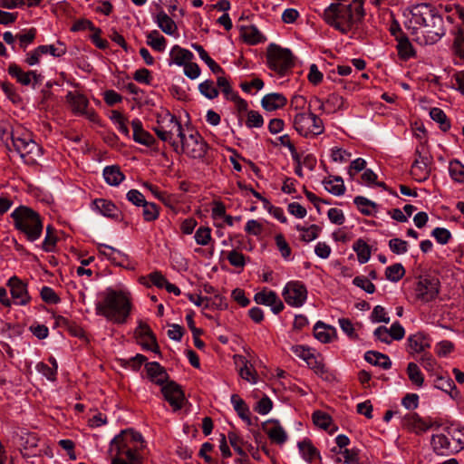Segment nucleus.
Returning <instances> with one entry per match:
<instances>
[{"instance_id": "30", "label": "nucleus", "mask_w": 464, "mask_h": 464, "mask_svg": "<svg viewBox=\"0 0 464 464\" xmlns=\"http://www.w3.org/2000/svg\"><path fill=\"white\" fill-rule=\"evenodd\" d=\"M241 36L249 44H257L266 41V37L255 25L243 26L241 28Z\"/></svg>"}, {"instance_id": "2", "label": "nucleus", "mask_w": 464, "mask_h": 464, "mask_svg": "<svg viewBox=\"0 0 464 464\" xmlns=\"http://www.w3.org/2000/svg\"><path fill=\"white\" fill-rule=\"evenodd\" d=\"M363 15L362 3L356 6H353L352 4L332 3L324 12L326 24L344 34L352 31Z\"/></svg>"}, {"instance_id": "12", "label": "nucleus", "mask_w": 464, "mask_h": 464, "mask_svg": "<svg viewBox=\"0 0 464 464\" xmlns=\"http://www.w3.org/2000/svg\"><path fill=\"white\" fill-rule=\"evenodd\" d=\"M285 303L293 307H301L307 299V289L300 281H290L283 289Z\"/></svg>"}, {"instance_id": "17", "label": "nucleus", "mask_w": 464, "mask_h": 464, "mask_svg": "<svg viewBox=\"0 0 464 464\" xmlns=\"http://www.w3.org/2000/svg\"><path fill=\"white\" fill-rule=\"evenodd\" d=\"M7 285L10 287L11 295L15 304L24 305L29 302L30 296L27 286L18 277H11Z\"/></svg>"}, {"instance_id": "52", "label": "nucleus", "mask_w": 464, "mask_h": 464, "mask_svg": "<svg viewBox=\"0 0 464 464\" xmlns=\"http://www.w3.org/2000/svg\"><path fill=\"white\" fill-rule=\"evenodd\" d=\"M312 418L314 425L320 427L323 430H327L332 422L331 416L321 411H315L313 413Z\"/></svg>"}, {"instance_id": "21", "label": "nucleus", "mask_w": 464, "mask_h": 464, "mask_svg": "<svg viewBox=\"0 0 464 464\" xmlns=\"http://www.w3.org/2000/svg\"><path fill=\"white\" fill-rule=\"evenodd\" d=\"M264 430L269 440L278 445H283L287 440V433L276 420L266 421Z\"/></svg>"}, {"instance_id": "49", "label": "nucleus", "mask_w": 464, "mask_h": 464, "mask_svg": "<svg viewBox=\"0 0 464 464\" xmlns=\"http://www.w3.org/2000/svg\"><path fill=\"white\" fill-rule=\"evenodd\" d=\"M198 90L202 95L208 99H215L218 96V91L211 80H206L198 85Z\"/></svg>"}, {"instance_id": "63", "label": "nucleus", "mask_w": 464, "mask_h": 464, "mask_svg": "<svg viewBox=\"0 0 464 464\" xmlns=\"http://www.w3.org/2000/svg\"><path fill=\"white\" fill-rule=\"evenodd\" d=\"M133 129V140L136 142L145 145V133L143 131L142 122L139 119H135L131 121Z\"/></svg>"}, {"instance_id": "37", "label": "nucleus", "mask_w": 464, "mask_h": 464, "mask_svg": "<svg viewBox=\"0 0 464 464\" xmlns=\"http://www.w3.org/2000/svg\"><path fill=\"white\" fill-rule=\"evenodd\" d=\"M353 249L357 254L360 264H365L371 258V248L363 239H357L353 246Z\"/></svg>"}, {"instance_id": "11", "label": "nucleus", "mask_w": 464, "mask_h": 464, "mask_svg": "<svg viewBox=\"0 0 464 464\" xmlns=\"http://www.w3.org/2000/svg\"><path fill=\"white\" fill-rule=\"evenodd\" d=\"M440 288L438 277L430 275L420 276L414 287L415 298L423 304L432 302L439 295Z\"/></svg>"}, {"instance_id": "55", "label": "nucleus", "mask_w": 464, "mask_h": 464, "mask_svg": "<svg viewBox=\"0 0 464 464\" xmlns=\"http://www.w3.org/2000/svg\"><path fill=\"white\" fill-rule=\"evenodd\" d=\"M389 248L395 255H403L408 252V242L401 238H392L389 241Z\"/></svg>"}, {"instance_id": "54", "label": "nucleus", "mask_w": 464, "mask_h": 464, "mask_svg": "<svg viewBox=\"0 0 464 464\" xmlns=\"http://www.w3.org/2000/svg\"><path fill=\"white\" fill-rule=\"evenodd\" d=\"M39 51L44 54L50 53L53 57H61L66 53V47L63 43L58 42V46L53 44L40 45Z\"/></svg>"}, {"instance_id": "41", "label": "nucleus", "mask_w": 464, "mask_h": 464, "mask_svg": "<svg viewBox=\"0 0 464 464\" xmlns=\"http://www.w3.org/2000/svg\"><path fill=\"white\" fill-rule=\"evenodd\" d=\"M430 116L439 124V127L442 131L446 132L450 129V122L446 113L440 108H432L430 111Z\"/></svg>"}, {"instance_id": "14", "label": "nucleus", "mask_w": 464, "mask_h": 464, "mask_svg": "<svg viewBox=\"0 0 464 464\" xmlns=\"http://www.w3.org/2000/svg\"><path fill=\"white\" fill-rule=\"evenodd\" d=\"M443 18L436 14L426 27L420 28V34L425 38L426 44H433L437 43L444 34L445 28L443 25Z\"/></svg>"}, {"instance_id": "22", "label": "nucleus", "mask_w": 464, "mask_h": 464, "mask_svg": "<svg viewBox=\"0 0 464 464\" xmlns=\"http://www.w3.org/2000/svg\"><path fill=\"white\" fill-rule=\"evenodd\" d=\"M66 100L75 113L81 115H88V117L91 120H92V117L95 116L93 112L89 114V112L86 111L89 102L83 94L79 92H68L66 95Z\"/></svg>"}, {"instance_id": "33", "label": "nucleus", "mask_w": 464, "mask_h": 464, "mask_svg": "<svg viewBox=\"0 0 464 464\" xmlns=\"http://www.w3.org/2000/svg\"><path fill=\"white\" fill-rule=\"evenodd\" d=\"M93 204L95 208L100 211V213L102 214L104 217H119V209L111 201L103 198H99L95 199Z\"/></svg>"}, {"instance_id": "20", "label": "nucleus", "mask_w": 464, "mask_h": 464, "mask_svg": "<svg viewBox=\"0 0 464 464\" xmlns=\"http://www.w3.org/2000/svg\"><path fill=\"white\" fill-rule=\"evenodd\" d=\"M419 159H416L411 168V177L418 182H423L430 176L429 159L422 157L419 150H416Z\"/></svg>"}, {"instance_id": "16", "label": "nucleus", "mask_w": 464, "mask_h": 464, "mask_svg": "<svg viewBox=\"0 0 464 464\" xmlns=\"http://www.w3.org/2000/svg\"><path fill=\"white\" fill-rule=\"evenodd\" d=\"M254 301L258 304L270 306L274 314H277L283 311L285 305L276 292L264 289L256 293Z\"/></svg>"}, {"instance_id": "3", "label": "nucleus", "mask_w": 464, "mask_h": 464, "mask_svg": "<svg viewBox=\"0 0 464 464\" xmlns=\"http://www.w3.org/2000/svg\"><path fill=\"white\" fill-rule=\"evenodd\" d=\"M95 310L96 314L104 316L113 324H124L130 311V298L123 291L109 288L103 298L96 303Z\"/></svg>"}, {"instance_id": "42", "label": "nucleus", "mask_w": 464, "mask_h": 464, "mask_svg": "<svg viewBox=\"0 0 464 464\" xmlns=\"http://www.w3.org/2000/svg\"><path fill=\"white\" fill-rule=\"evenodd\" d=\"M405 272L403 266L401 263H396L386 267L385 277L391 282L397 283L404 276Z\"/></svg>"}, {"instance_id": "36", "label": "nucleus", "mask_w": 464, "mask_h": 464, "mask_svg": "<svg viewBox=\"0 0 464 464\" xmlns=\"http://www.w3.org/2000/svg\"><path fill=\"white\" fill-rule=\"evenodd\" d=\"M354 204L360 212L365 216H373L377 211L378 205L362 196H357L353 199Z\"/></svg>"}, {"instance_id": "5", "label": "nucleus", "mask_w": 464, "mask_h": 464, "mask_svg": "<svg viewBox=\"0 0 464 464\" xmlns=\"http://www.w3.org/2000/svg\"><path fill=\"white\" fill-rule=\"evenodd\" d=\"M430 445L437 455L449 456L464 449V428L450 425L440 433L433 434Z\"/></svg>"}, {"instance_id": "10", "label": "nucleus", "mask_w": 464, "mask_h": 464, "mask_svg": "<svg viewBox=\"0 0 464 464\" xmlns=\"http://www.w3.org/2000/svg\"><path fill=\"white\" fill-rule=\"evenodd\" d=\"M11 145L24 160V163L34 164L43 154V149L31 139L29 134L13 137Z\"/></svg>"}, {"instance_id": "35", "label": "nucleus", "mask_w": 464, "mask_h": 464, "mask_svg": "<svg viewBox=\"0 0 464 464\" xmlns=\"http://www.w3.org/2000/svg\"><path fill=\"white\" fill-rule=\"evenodd\" d=\"M435 14L436 13L429 6H424L414 11L412 16L414 23L420 25V28H424Z\"/></svg>"}, {"instance_id": "28", "label": "nucleus", "mask_w": 464, "mask_h": 464, "mask_svg": "<svg viewBox=\"0 0 464 464\" xmlns=\"http://www.w3.org/2000/svg\"><path fill=\"white\" fill-rule=\"evenodd\" d=\"M458 14L461 21L464 23V8L458 10ZM454 43L453 47L455 53L464 61V25L459 26L454 32Z\"/></svg>"}, {"instance_id": "8", "label": "nucleus", "mask_w": 464, "mask_h": 464, "mask_svg": "<svg viewBox=\"0 0 464 464\" xmlns=\"http://www.w3.org/2000/svg\"><path fill=\"white\" fill-rule=\"evenodd\" d=\"M294 128L302 136H318L324 131L323 121L313 112H297L293 120Z\"/></svg>"}, {"instance_id": "34", "label": "nucleus", "mask_w": 464, "mask_h": 464, "mask_svg": "<svg viewBox=\"0 0 464 464\" xmlns=\"http://www.w3.org/2000/svg\"><path fill=\"white\" fill-rule=\"evenodd\" d=\"M105 181L111 186H118L123 179L124 175L118 166H107L103 169Z\"/></svg>"}, {"instance_id": "9", "label": "nucleus", "mask_w": 464, "mask_h": 464, "mask_svg": "<svg viewBox=\"0 0 464 464\" xmlns=\"http://www.w3.org/2000/svg\"><path fill=\"white\" fill-rule=\"evenodd\" d=\"M266 58L268 67L281 75L294 66L291 51L275 44L268 46Z\"/></svg>"}, {"instance_id": "64", "label": "nucleus", "mask_w": 464, "mask_h": 464, "mask_svg": "<svg viewBox=\"0 0 464 464\" xmlns=\"http://www.w3.org/2000/svg\"><path fill=\"white\" fill-rule=\"evenodd\" d=\"M372 322L373 323H385L390 322V317L387 316L384 307L382 305H376L371 314Z\"/></svg>"}, {"instance_id": "24", "label": "nucleus", "mask_w": 464, "mask_h": 464, "mask_svg": "<svg viewBox=\"0 0 464 464\" xmlns=\"http://www.w3.org/2000/svg\"><path fill=\"white\" fill-rule=\"evenodd\" d=\"M287 102L285 95L278 92H272L265 95L261 100L262 107L267 111H274L283 108Z\"/></svg>"}, {"instance_id": "1", "label": "nucleus", "mask_w": 464, "mask_h": 464, "mask_svg": "<svg viewBox=\"0 0 464 464\" xmlns=\"http://www.w3.org/2000/svg\"><path fill=\"white\" fill-rule=\"evenodd\" d=\"M143 442L142 435L132 429L121 430L110 444L111 464H141Z\"/></svg>"}, {"instance_id": "56", "label": "nucleus", "mask_w": 464, "mask_h": 464, "mask_svg": "<svg viewBox=\"0 0 464 464\" xmlns=\"http://www.w3.org/2000/svg\"><path fill=\"white\" fill-rule=\"evenodd\" d=\"M343 98L336 93L330 94L326 99V105L329 107L328 113L342 110L343 108Z\"/></svg>"}, {"instance_id": "26", "label": "nucleus", "mask_w": 464, "mask_h": 464, "mask_svg": "<svg viewBox=\"0 0 464 464\" xmlns=\"http://www.w3.org/2000/svg\"><path fill=\"white\" fill-rule=\"evenodd\" d=\"M155 22L166 34L179 36L176 23L164 11L155 16Z\"/></svg>"}, {"instance_id": "15", "label": "nucleus", "mask_w": 464, "mask_h": 464, "mask_svg": "<svg viewBox=\"0 0 464 464\" xmlns=\"http://www.w3.org/2000/svg\"><path fill=\"white\" fill-rule=\"evenodd\" d=\"M161 392L165 400L170 404L174 411L182 408L185 397L181 387L178 383L169 381L161 386Z\"/></svg>"}, {"instance_id": "31", "label": "nucleus", "mask_w": 464, "mask_h": 464, "mask_svg": "<svg viewBox=\"0 0 464 464\" xmlns=\"http://www.w3.org/2000/svg\"><path fill=\"white\" fill-rule=\"evenodd\" d=\"M231 403L238 416L243 420H245L247 423V425H251L249 408L245 402V401L242 400L237 394H233L231 396Z\"/></svg>"}, {"instance_id": "48", "label": "nucleus", "mask_w": 464, "mask_h": 464, "mask_svg": "<svg viewBox=\"0 0 464 464\" xmlns=\"http://www.w3.org/2000/svg\"><path fill=\"white\" fill-rule=\"evenodd\" d=\"M36 37V29L30 28L24 33H20L16 35L19 41V47L25 50L29 44H31Z\"/></svg>"}, {"instance_id": "57", "label": "nucleus", "mask_w": 464, "mask_h": 464, "mask_svg": "<svg viewBox=\"0 0 464 464\" xmlns=\"http://www.w3.org/2000/svg\"><path fill=\"white\" fill-rule=\"evenodd\" d=\"M247 128H261L264 125L263 116L256 111H247V119L246 121Z\"/></svg>"}, {"instance_id": "18", "label": "nucleus", "mask_w": 464, "mask_h": 464, "mask_svg": "<svg viewBox=\"0 0 464 464\" xmlns=\"http://www.w3.org/2000/svg\"><path fill=\"white\" fill-rule=\"evenodd\" d=\"M431 420L420 418L417 413L407 414L403 419L402 425L409 430L421 434L433 427Z\"/></svg>"}, {"instance_id": "38", "label": "nucleus", "mask_w": 464, "mask_h": 464, "mask_svg": "<svg viewBox=\"0 0 464 464\" xmlns=\"http://www.w3.org/2000/svg\"><path fill=\"white\" fill-rule=\"evenodd\" d=\"M397 43L398 54L401 59L408 60L415 55L413 46L407 35L401 36V39H398Z\"/></svg>"}, {"instance_id": "32", "label": "nucleus", "mask_w": 464, "mask_h": 464, "mask_svg": "<svg viewBox=\"0 0 464 464\" xmlns=\"http://www.w3.org/2000/svg\"><path fill=\"white\" fill-rule=\"evenodd\" d=\"M192 48L198 53L200 59L206 63L211 72L215 74L224 73L223 68L218 64L206 52V50L198 44H193Z\"/></svg>"}, {"instance_id": "59", "label": "nucleus", "mask_w": 464, "mask_h": 464, "mask_svg": "<svg viewBox=\"0 0 464 464\" xmlns=\"http://www.w3.org/2000/svg\"><path fill=\"white\" fill-rule=\"evenodd\" d=\"M194 237L198 245L207 246L211 240V229L208 227H200L196 231Z\"/></svg>"}, {"instance_id": "29", "label": "nucleus", "mask_w": 464, "mask_h": 464, "mask_svg": "<svg viewBox=\"0 0 464 464\" xmlns=\"http://www.w3.org/2000/svg\"><path fill=\"white\" fill-rule=\"evenodd\" d=\"M364 359L369 363L379 366L384 370H388L392 367V361L390 358L382 353L375 351H368L364 354Z\"/></svg>"}, {"instance_id": "4", "label": "nucleus", "mask_w": 464, "mask_h": 464, "mask_svg": "<svg viewBox=\"0 0 464 464\" xmlns=\"http://www.w3.org/2000/svg\"><path fill=\"white\" fill-rule=\"evenodd\" d=\"M149 103L147 100V107ZM147 120L157 123L156 126L152 127V130H155L158 137L164 141L169 140L172 142L174 136L179 138L185 131V129L177 118L162 107H159L155 110L147 108Z\"/></svg>"}, {"instance_id": "27", "label": "nucleus", "mask_w": 464, "mask_h": 464, "mask_svg": "<svg viewBox=\"0 0 464 464\" xmlns=\"http://www.w3.org/2000/svg\"><path fill=\"white\" fill-rule=\"evenodd\" d=\"M335 334L336 330L334 327L327 325L321 321H318L314 326V335L321 343H330Z\"/></svg>"}, {"instance_id": "23", "label": "nucleus", "mask_w": 464, "mask_h": 464, "mask_svg": "<svg viewBox=\"0 0 464 464\" xmlns=\"http://www.w3.org/2000/svg\"><path fill=\"white\" fill-rule=\"evenodd\" d=\"M147 379L160 386L170 381L166 369L157 362H147Z\"/></svg>"}, {"instance_id": "51", "label": "nucleus", "mask_w": 464, "mask_h": 464, "mask_svg": "<svg viewBox=\"0 0 464 464\" xmlns=\"http://www.w3.org/2000/svg\"><path fill=\"white\" fill-rule=\"evenodd\" d=\"M13 137H15V134L12 131L10 125L7 123H0V140L8 150H11L9 141H13Z\"/></svg>"}, {"instance_id": "43", "label": "nucleus", "mask_w": 464, "mask_h": 464, "mask_svg": "<svg viewBox=\"0 0 464 464\" xmlns=\"http://www.w3.org/2000/svg\"><path fill=\"white\" fill-rule=\"evenodd\" d=\"M171 54L174 56V63L179 66L184 65L193 58V53L190 51L181 48L179 45H175L172 48Z\"/></svg>"}, {"instance_id": "60", "label": "nucleus", "mask_w": 464, "mask_h": 464, "mask_svg": "<svg viewBox=\"0 0 464 464\" xmlns=\"http://www.w3.org/2000/svg\"><path fill=\"white\" fill-rule=\"evenodd\" d=\"M227 259L235 267L243 268L246 265L245 256L237 250L227 252Z\"/></svg>"}, {"instance_id": "58", "label": "nucleus", "mask_w": 464, "mask_h": 464, "mask_svg": "<svg viewBox=\"0 0 464 464\" xmlns=\"http://www.w3.org/2000/svg\"><path fill=\"white\" fill-rule=\"evenodd\" d=\"M291 351L294 354L305 361L307 364H311V361L314 360V355L312 353L311 350L305 346L294 345L292 346Z\"/></svg>"}, {"instance_id": "62", "label": "nucleus", "mask_w": 464, "mask_h": 464, "mask_svg": "<svg viewBox=\"0 0 464 464\" xmlns=\"http://www.w3.org/2000/svg\"><path fill=\"white\" fill-rule=\"evenodd\" d=\"M353 284L368 294H373L375 292V285L365 276H355L353 280Z\"/></svg>"}, {"instance_id": "39", "label": "nucleus", "mask_w": 464, "mask_h": 464, "mask_svg": "<svg viewBox=\"0 0 464 464\" xmlns=\"http://www.w3.org/2000/svg\"><path fill=\"white\" fill-rule=\"evenodd\" d=\"M147 45L154 51L163 52L166 48V39L157 30H153L147 34Z\"/></svg>"}, {"instance_id": "45", "label": "nucleus", "mask_w": 464, "mask_h": 464, "mask_svg": "<svg viewBox=\"0 0 464 464\" xmlns=\"http://www.w3.org/2000/svg\"><path fill=\"white\" fill-rule=\"evenodd\" d=\"M239 360L243 364V366L239 370V375L241 376V378L251 383H256L257 377L256 372L252 367V365H248V362L242 356H239Z\"/></svg>"}, {"instance_id": "19", "label": "nucleus", "mask_w": 464, "mask_h": 464, "mask_svg": "<svg viewBox=\"0 0 464 464\" xmlns=\"http://www.w3.org/2000/svg\"><path fill=\"white\" fill-rule=\"evenodd\" d=\"M430 338L424 333L418 332L407 339L408 352L411 354L423 353L430 347Z\"/></svg>"}, {"instance_id": "44", "label": "nucleus", "mask_w": 464, "mask_h": 464, "mask_svg": "<svg viewBox=\"0 0 464 464\" xmlns=\"http://www.w3.org/2000/svg\"><path fill=\"white\" fill-rule=\"evenodd\" d=\"M407 373L410 381L416 386L421 387L424 382V376L415 362H409L407 365Z\"/></svg>"}, {"instance_id": "47", "label": "nucleus", "mask_w": 464, "mask_h": 464, "mask_svg": "<svg viewBox=\"0 0 464 464\" xmlns=\"http://www.w3.org/2000/svg\"><path fill=\"white\" fill-rule=\"evenodd\" d=\"M57 242V237L55 235V229L51 225L46 227V235L43 242V249L45 252H52Z\"/></svg>"}, {"instance_id": "6", "label": "nucleus", "mask_w": 464, "mask_h": 464, "mask_svg": "<svg viewBox=\"0 0 464 464\" xmlns=\"http://www.w3.org/2000/svg\"><path fill=\"white\" fill-rule=\"evenodd\" d=\"M17 230L23 232L27 240L34 242L37 240L43 232V223L39 214L32 208L20 206L11 214Z\"/></svg>"}, {"instance_id": "53", "label": "nucleus", "mask_w": 464, "mask_h": 464, "mask_svg": "<svg viewBox=\"0 0 464 464\" xmlns=\"http://www.w3.org/2000/svg\"><path fill=\"white\" fill-rule=\"evenodd\" d=\"M275 241L282 257L285 260H288L290 258L292 250L285 237L282 234H278L275 237Z\"/></svg>"}, {"instance_id": "13", "label": "nucleus", "mask_w": 464, "mask_h": 464, "mask_svg": "<svg viewBox=\"0 0 464 464\" xmlns=\"http://www.w3.org/2000/svg\"><path fill=\"white\" fill-rule=\"evenodd\" d=\"M7 72L18 83L23 86H31L33 89H35L44 80V76L36 71L25 72L14 63L9 64Z\"/></svg>"}, {"instance_id": "46", "label": "nucleus", "mask_w": 464, "mask_h": 464, "mask_svg": "<svg viewBox=\"0 0 464 464\" xmlns=\"http://www.w3.org/2000/svg\"><path fill=\"white\" fill-rule=\"evenodd\" d=\"M98 249L99 253L105 256L107 259L116 265H121V263L118 261L119 257L121 256V251L105 244H99Z\"/></svg>"}, {"instance_id": "40", "label": "nucleus", "mask_w": 464, "mask_h": 464, "mask_svg": "<svg viewBox=\"0 0 464 464\" xmlns=\"http://www.w3.org/2000/svg\"><path fill=\"white\" fill-rule=\"evenodd\" d=\"M449 173L455 182L464 184V165L459 160L450 161Z\"/></svg>"}, {"instance_id": "50", "label": "nucleus", "mask_w": 464, "mask_h": 464, "mask_svg": "<svg viewBox=\"0 0 464 464\" xmlns=\"http://www.w3.org/2000/svg\"><path fill=\"white\" fill-rule=\"evenodd\" d=\"M297 230L302 231V240L304 242H311L317 238L321 228L317 225H311L309 227H296Z\"/></svg>"}, {"instance_id": "7", "label": "nucleus", "mask_w": 464, "mask_h": 464, "mask_svg": "<svg viewBox=\"0 0 464 464\" xmlns=\"http://www.w3.org/2000/svg\"><path fill=\"white\" fill-rule=\"evenodd\" d=\"M172 146L176 152L180 150L192 159H202L208 149L207 143L198 132L192 130L188 134L185 130L179 140L172 141Z\"/></svg>"}, {"instance_id": "25", "label": "nucleus", "mask_w": 464, "mask_h": 464, "mask_svg": "<svg viewBox=\"0 0 464 464\" xmlns=\"http://www.w3.org/2000/svg\"><path fill=\"white\" fill-rule=\"evenodd\" d=\"M299 451L303 459L310 464H313L314 460L321 459L320 452L312 444L310 440H304L297 443Z\"/></svg>"}, {"instance_id": "61", "label": "nucleus", "mask_w": 464, "mask_h": 464, "mask_svg": "<svg viewBox=\"0 0 464 464\" xmlns=\"http://www.w3.org/2000/svg\"><path fill=\"white\" fill-rule=\"evenodd\" d=\"M431 236L440 245H446L451 238V233L444 227L434 228L431 232Z\"/></svg>"}]
</instances>
